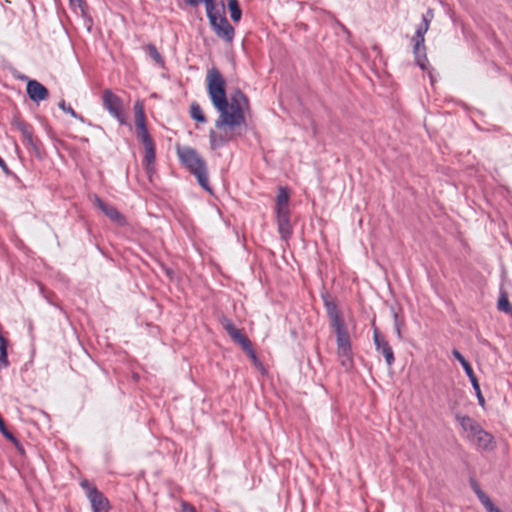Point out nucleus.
Returning <instances> with one entry per match:
<instances>
[{"label": "nucleus", "mask_w": 512, "mask_h": 512, "mask_svg": "<svg viewBox=\"0 0 512 512\" xmlns=\"http://www.w3.org/2000/svg\"><path fill=\"white\" fill-rule=\"evenodd\" d=\"M148 52H149V55L157 62V63H161L162 62V57L160 55V53L157 51L156 47L154 45H149L148 46Z\"/></svg>", "instance_id": "cd10ccee"}, {"label": "nucleus", "mask_w": 512, "mask_h": 512, "mask_svg": "<svg viewBox=\"0 0 512 512\" xmlns=\"http://www.w3.org/2000/svg\"><path fill=\"white\" fill-rule=\"evenodd\" d=\"M289 211V193L284 187H280L276 197V212Z\"/></svg>", "instance_id": "a211bd4d"}, {"label": "nucleus", "mask_w": 512, "mask_h": 512, "mask_svg": "<svg viewBox=\"0 0 512 512\" xmlns=\"http://www.w3.org/2000/svg\"><path fill=\"white\" fill-rule=\"evenodd\" d=\"M452 354L460 362L463 369L465 370V373L468 376V380H470V382L473 386V389L475 390L478 403L481 407L484 408L485 407V399L482 395L478 379H477L476 375L474 374L470 363L463 357V355L458 350L454 349L452 351Z\"/></svg>", "instance_id": "423d86ee"}, {"label": "nucleus", "mask_w": 512, "mask_h": 512, "mask_svg": "<svg viewBox=\"0 0 512 512\" xmlns=\"http://www.w3.org/2000/svg\"><path fill=\"white\" fill-rule=\"evenodd\" d=\"M185 2L193 7L199 5L200 3H204L206 6L207 15L216 9L213 0H185Z\"/></svg>", "instance_id": "393cba45"}, {"label": "nucleus", "mask_w": 512, "mask_h": 512, "mask_svg": "<svg viewBox=\"0 0 512 512\" xmlns=\"http://www.w3.org/2000/svg\"><path fill=\"white\" fill-rule=\"evenodd\" d=\"M102 99L105 109L108 110L121 125L127 124L122 99L108 89L103 92Z\"/></svg>", "instance_id": "39448f33"}, {"label": "nucleus", "mask_w": 512, "mask_h": 512, "mask_svg": "<svg viewBox=\"0 0 512 512\" xmlns=\"http://www.w3.org/2000/svg\"><path fill=\"white\" fill-rule=\"evenodd\" d=\"M374 343L376 350L384 356L386 364L391 366L395 361L393 350L385 338L381 337L376 330L374 331Z\"/></svg>", "instance_id": "9b49d317"}, {"label": "nucleus", "mask_w": 512, "mask_h": 512, "mask_svg": "<svg viewBox=\"0 0 512 512\" xmlns=\"http://www.w3.org/2000/svg\"><path fill=\"white\" fill-rule=\"evenodd\" d=\"M7 348H8V341L1 340V343H0V368L9 366Z\"/></svg>", "instance_id": "b1692460"}, {"label": "nucleus", "mask_w": 512, "mask_h": 512, "mask_svg": "<svg viewBox=\"0 0 512 512\" xmlns=\"http://www.w3.org/2000/svg\"><path fill=\"white\" fill-rule=\"evenodd\" d=\"M58 106L60 109H62L66 113H69L74 118H78L81 121L83 120V118L81 116H79L71 106H66V103L64 100L60 101Z\"/></svg>", "instance_id": "bb28decb"}, {"label": "nucleus", "mask_w": 512, "mask_h": 512, "mask_svg": "<svg viewBox=\"0 0 512 512\" xmlns=\"http://www.w3.org/2000/svg\"><path fill=\"white\" fill-rule=\"evenodd\" d=\"M221 324L223 328L226 330L230 338L241 346V348L247 349L249 348V345L251 344L250 340L247 338V336L242 332L241 329H238L230 319L223 318L221 320Z\"/></svg>", "instance_id": "6e6552de"}, {"label": "nucleus", "mask_w": 512, "mask_h": 512, "mask_svg": "<svg viewBox=\"0 0 512 512\" xmlns=\"http://www.w3.org/2000/svg\"><path fill=\"white\" fill-rule=\"evenodd\" d=\"M145 147L144 161L146 164L153 165L155 162V148L153 140L142 142Z\"/></svg>", "instance_id": "aec40b11"}, {"label": "nucleus", "mask_w": 512, "mask_h": 512, "mask_svg": "<svg viewBox=\"0 0 512 512\" xmlns=\"http://www.w3.org/2000/svg\"><path fill=\"white\" fill-rule=\"evenodd\" d=\"M0 167L2 168V170L5 173H9V169H8L6 163L4 162V160L1 157H0Z\"/></svg>", "instance_id": "473e14b6"}, {"label": "nucleus", "mask_w": 512, "mask_h": 512, "mask_svg": "<svg viewBox=\"0 0 512 512\" xmlns=\"http://www.w3.org/2000/svg\"><path fill=\"white\" fill-rule=\"evenodd\" d=\"M395 331H396V334H397V337L399 339L402 338V335H401V326H400V323L398 321V317L397 315L395 314Z\"/></svg>", "instance_id": "7c9ffc66"}, {"label": "nucleus", "mask_w": 512, "mask_h": 512, "mask_svg": "<svg viewBox=\"0 0 512 512\" xmlns=\"http://www.w3.org/2000/svg\"><path fill=\"white\" fill-rule=\"evenodd\" d=\"M497 307L500 311L509 314L512 317V304L509 302L508 295L504 290L500 291Z\"/></svg>", "instance_id": "6ab92c4d"}, {"label": "nucleus", "mask_w": 512, "mask_h": 512, "mask_svg": "<svg viewBox=\"0 0 512 512\" xmlns=\"http://www.w3.org/2000/svg\"><path fill=\"white\" fill-rule=\"evenodd\" d=\"M182 512H196V509L194 506L190 505L187 502L181 503Z\"/></svg>", "instance_id": "c756f323"}, {"label": "nucleus", "mask_w": 512, "mask_h": 512, "mask_svg": "<svg viewBox=\"0 0 512 512\" xmlns=\"http://www.w3.org/2000/svg\"><path fill=\"white\" fill-rule=\"evenodd\" d=\"M190 115L191 117L201 123L206 122V117L200 107V105L196 102H193L190 106Z\"/></svg>", "instance_id": "5701e85b"}, {"label": "nucleus", "mask_w": 512, "mask_h": 512, "mask_svg": "<svg viewBox=\"0 0 512 512\" xmlns=\"http://www.w3.org/2000/svg\"><path fill=\"white\" fill-rule=\"evenodd\" d=\"M244 351L251 358L252 362H256L258 360V357H257L255 351L253 350L252 344L249 345V348L244 349Z\"/></svg>", "instance_id": "c85d7f7f"}, {"label": "nucleus", "mask_w": 512, "mask_h": 512, "mask_svg": "<svg viewBox=\"0 0 512 512\" xmlns=\"http://www.w3.org/2000/svg\"><path fill=\"white\" fill-rule=\"evenodd\" d=\"M325 306L330 319L335 316L341 315L340 311L337 308V305L333 301L325 300Z\"/></svg>", "instance_id": "a878e982"}, {"label": "nucleus", "mask_w": 512, "mask_h": 512, "mask_svg": "<svg viewBox=\"0 0 512 512\" xmlns=\"http://www.w3.org/2000/svg\"><path fill=\"white\" fill-rule=\"evenodd\" d=\"M87 495L93 512H108V500L96 488H90Z\"/></svg>", "instance_id": "4468645a"}, {"label": "nucleus", "mask_w": 512, "mask_h": 512, "mask_svg": "<svg viewBox=\"0 0 512 512\" xmlns=\"http://www.w3.org/2000/svg\"><path fill=\"white\" fill-rule=\"evenodd\" d=\"M93 203L98 207L110 220L122 225L124 224V217L118 212V210L103 202L97 195L93 196Z\"/></svg>", "instance_id": "9d476101"}, {"label": "nucleus", "mask_w": 512, "mask_h": 512, "mask_svg": "<svg viewBox=\"0 0 512 512\" xmlns=\"http://www.w3.org/2000/svg\"><path fill=\"white\" fill-rule=\"evenodd\" d=\"M27 94L35 102L46 100L49 96L48 90L37 80L28 81Z\"/></svg>", "instance_id": "ddd939ff"}, {"label": "nucleus", "mask_w": 512, "mask_h": 512, "mask_svg": "<svg viewBox=\"0 0 512 512\" xmlns=\"http://www.w3.org/2000/svg\"><path fill=\"white\" fill-rule=\"evenodd\" d=\"M471 485L479 501L485 507V509L493 504L490 498L481 490V488L475 481H473Z\"/></svg>", "instance_id": "412c9836"}, {"label": "nucleus", "mask_w": 512, "mask_h": 512, "mask_svg": "<svg viewBox=\"0 0 512 512\" xmlns=\"http://www.w3.org/2000/svg\"><path fill=\"white\" fill-rule=\"evenodd\" d=\"M254 366L259 368V369H262L263 366H262V363L260 362V360L258 359L256 362H253Z\"/></svg>", "instance_id": "c9c22d12"}, {"label": "nucleus", "mask_w": 512, "mask_h": 512, "mask_svg": "<svg viewBox=\"0 0 512 512\" xmlns=\"http://www.w3.org/2000/svg\"><path fill=\"white\" fill-rule=\"evenodd\" d=\"M277 225L280 236L283 240H288L292 235V226L290 223V211L276 212Z\"/></svg>", "instance_id": "2eb2a0df"}, {"label": "nucleus", "mask_w": 512, "mask_h": 512, "mask_svg": "<svg viewBox=\"0 0 512 512\" xmlns=\"http://www.w3.org/2000/svg\"><path fill=\"white\" fill-rule=\"evenodd\" d=\"M487 512H501L499 508H497L494 504L490 505L486 508Z\"/></svg>", "instance_id": "f704fd0d"}, {"label": "nucleus", "mask_w": 512, "mask_h": 512, "mask_svg": "<svg viewBox=\"0 0 512 512\" xmlns=\"http://www.w3.org/2000/svg\"><path fill=\"white\" fill-rule=\"evenodd\" d=\"M207 17L215 34L226 42H232L234 38V28L226 17L219 14L216 9L208 14Z\"/></svg>", "instance_id": "20e7f679"}, {"label": "nucleus", "mask_w": 512, "mask_h": 512, "mask_svg": "<svg viewBox=\"0 0 512 512\" xmlns=\"http://www.w3.org/2000/svg\"><path fill=\"white\" fill-rule=\"evenodd\" d=\"M82 486L86 487L87 486V482L86 481L82 482Z\"/></svg>", "instance_id": "4c0bfd02"}, {"label": "nucleus", "mask_w": 512, "mask_h": 512, "mask_svg": "<svg viewBox=\"0 0 512 512\" xmlns=\"http://www.w3.org/2000/svg\"><path fill=\"white\" fill-rule=\"evenodd\" d=\"M337 354L341 365L345 370H349L353 366V357L351 351L350 338L349 339H337Z\"/></svg>", "instance_id": "1a4fd4ad"}, {"label": "nucleus", "mask_w": 512, "mask_h": 512, "mask_svg": "<svg viewBox=\"0 0 512 512\" xmlns=\"http://www.w3.org/2000/svg\"><path fill=\"white\" fill-rule=\"evenodd\" d=\"M70 3L74 7L78 6L80 8H82V5H83V1L82 0H70Z\"/></svg>", "instance_id": "72a5a7b5"}, {"label": "nucleus", "mask_w": 512, "mask_h": 512, "mask_svg": "<svg viewBox=\"0 0 512 512\" xmlns=\"http://www.w3.org/2000/svg\"><path fill=\"white\" fill-rule=\"evenodd\" d=\"M23 134L25 135V137L30 138V134L26 129H23Z\"/></svg>", "instance_id": "e433bc0d"}, {"label": "nucleus", "mask_w": 512, "mask_h": 512, "mask_svg": "<svg viewBox=\"0 0 512 512\" xmlns=\"http://www.w3.org/2000/svg\"><path fill=\"white\" fill-rule=\"evenodd\" d=\"M433 17V10L428 9L427 12L422 17L421 24H419V26L417 27L415 36L412 38V41L414 42L413 53L415 56V61L422 70H426L428 65L426 47L424 45V42L425 34L429 29L430 22L432 21Z\"/></svg>", "instance_id": "7ed1b4c3"}, {"label": "nucleus", "mask_w": 512, "mask_h": 512, "mask_svg": "<svg viewBox=\"0 0 512 512\" xmlns=\"http://www.w3.org/2000/svg\"><path fill=\"white\" fill-rule=\"evenodd\" d=\"M177 155L181 163L197 178L201 187L211 192L205 160L191 147H178Z\"/></svg>", "instance_id": "f03ea898"}, {"label": "nucleus", "mask_w": 512, "mask_h": 512, "mask_svg": "<svg viewBox=\"0 0 512 512\" xmlns=\"http://www.w3.org/2000/svg\"><path fill=\"white\" fill-rule=\"evenodd\" d=\"M134 112H135V125H136V131L137 136L141 140V142H145L148 140H152L150 137L147 127H146V121H145V113H144V106L142 102L137 101L134 105Z\"/></svg>", "instance_id": "0eeeda50"}, {"label": "nucleus", "mask_w": 512, "mask_h": 512, "mask_svg": "<svg viewBox=\"0 0 512 512\" xmlns=\"http://www.w3.org/2000/svg\"><path fill=\"white\" fill-rule=\"evenodd\" d=\"M146 173H147L149 179L151 180L152 174L154 173V164L153 165L146 164Z\"/></svg>", "instance_id": "2f4dec72"}, {"label": "nucleus", "mask_w": 512, "mask_h": 512, "mask_svg": "<svg viewBox=\"0 0 512 512\" xmlns=\"http://www.w3.org/2000/svg\"><path fill=\"white\" fill-rule=\"evenodd\" d=\"M228 8L230 10V17L234 22H238L241 19V9L237 0H228Z\"/></svg>", "instance_id": "4be33fe9"}, {"label": "nucleus", "mask_w": 512, "mask_h": 512, "mask_svg": "<svg viewBox=\"0 0 512 512\" xmlns=\"http://www.w3.org/2000/svg\"><path fill=\"white\" fill-rule=\"evenodd\" d=\"M331 326L334 329L337 339H349V334L347 332V329L345 327V323L341 315L335 316L330 319Z\"/></svg>", "instance_id": "f3484780"}, {"label": "nucleus", "mask_w": 512, "mask_h": 512, "mask_svg": "<svg viewBox=\"0 0 512 512\" xmlns=\"http://www.w3.org/2000/svg\"><path fill=\"white\" fill-rule=\"evenodd\" d=\"M456 419L460 423L463 432L466 434L465 437L472 441L478 432L482 429V427L471 417L469 416H460L457 415Z\"/></svg>", "instance_id": "f8f14e48"}, {"label": "nucleus", "mask_w": 512, "mask_h": 512, "mask_svg": "<svg viewBox=\"0 0 512 512\" xmlns=\"http://www.w3.org/2000/svg\"><path fill=\"white\" fill-rule=\"evenodd\" d=\"M476 444L478 448L488 450L493 448V436L481 429L475 438L471 441Z\"/></svg>", "instance_id": "dca6fc26"}, {"label": "nucleus", "mask_w": 512, "mask_h": 512, "mask_svg": "<svg viewBox=\"0 0 512 512\" xmlns=\"http://www.w3.org/2000/svg\"><path fill=\"white\" fill-rule=\"evenodd\" d=\"M206 83L211 102L219 112L215 121L218 131L211 130L209 134L210 147L214 150L233 140L237 130L246 126L244 113L249 109V100L240 90L231 94L228 100L225 79L215 67L207 71Z\"/></svg>", "instance_id": "f257e3e1"}]
</instances>
